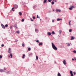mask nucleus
Listing matches in <instances>:
<instances>
[{
	"label": "nucleus",
	"instance_id": "nucleus-29",
	"mask_svg": "<svg viewBox=\"0 0 76 76\" xmlns=\"http://www.w3.org/2000/svg\"><path fill=\"white\" fill-rule=\"evenodd\" d=\"M28 51H31V48H28Z\"/></svg>",
	"mask_w": 76,
	"mask_h": 76
},
{
	"label": "nucleus",
	"instance_id": "nucleus-23",
	"mask_svg": "<svg viewBox=\"0 0 76 76\" xmlns=\"http://www.w3.org/2000/svg\"><path fill=\"white\" fill-rule=\"evenodd\" d=\"M72 31V29H70L69 30V32H71Z\"/></svg>",
	"mask_w": 76,
	"mask_h": 76
},
{
	"label": "nucleus",
	"instance_id": "nucleus-14",
	"mask_svg": "<svg viewBox=\"0 0 76 76\" xmlns=\"http://www.w3.org/2000/svg\"><path fill=\"white\" fill-rule=\"evenodd\" d=\"M39 46H40V45H42V43L41 42L40 43H39Z\"/></svg>",
	"mask_w": 76,
	"mask_h": 76
},
{
	"label": "nucleus",
	"instance_id": "nucleus-18",
	"mask_svg": "<svg viewBox=\"0 0 76 76\" xmlns=\"http://www.w3.org/2000/svg\"><path fill=\"white\" fill-rule=\"evenodd\" d=\"M58 76H61V74H60V73L59 72H58Z\"/></svg>",
	"mask_w": 76,
	"mask_h": 76
},
{
	"label": "nucleus",
	"instance_id": "nucleus-21",
	"mask_svg": "<svg viewBox=\"0 0 76 76\" xmlns=\"http://www.w3.org/2000/svg\"><path fill=\"white\" fill-rule=\"evenodd\" d=\"M59 32L60 34H61V30H60L59 31Z\"/></svg>",
	"mask_w": 76,
	"mask_h": 76
},
{
	"label": "nucleus",
	"instance_id": "nucleus-53",
	"mask_svg": "<svg viewBox=\"0 0 76 76\" xmlns=\"http://www.w3.org/2000/svg\"><path fill=\"white\" fill-rule=\"evenodd\" d=\"M55 63H56V62H55Z\"/></svg>",
	"mask_w": 76,
	"mask_h": 76
},
{
	"label": "nucleus",
	"instance_id": "nucleus-19",
	"mask_svg": "<svg viewBox=\"0 0 76 76\" xmlns=\"http://www.w3.org/2000/svg\"><path fill=\"white\" fill-rule=\"evenodd\" d=\"M52 34H53V35H54L55 34V32H54V31H52Z\"/></svg>",
	"mask_w": 76,
	"mask_h": 76
},
{
	"label": "nucleus",
	"instance_id": "nucleus-50",
	"mask_svg": "<svg viewBox=\"0 0 76 76\" xmlns=\"http://www.w3.org/2000/svg\"><path fill=\"white\" fill-rule=\"evenodd\" d=\"M40 20H42L41 19H40Z\"/></svg>",
	"mask_w": 76,
	"mask_h": 76
},
{
	"label": "nucleus",
	"instance_id": "nucleus-7",
	"mask_svg": "<svg viewBox=\"0 0 76 76\" xmlns=\"http://www.w3.org/2000/svg\"><path fill=\"white\" fill-rule=\"evenodd\" d=\"M56 12H61V10H58V9H56Z\"/></svg>",
	"mask_w": 76,
	"mask_h": 76
},
{
	"label": "nucleus",
	"instance_id": "nucleus-2",
	"mask_svg": "<svg viewBox=\"0 0 76 76\" xmlns=\"http://www.w3.org/2000/svg\"><path fill=\"white\" fill-rule=\"evenodd\" d=\"M18 5L17 4H15L14 5V7H12V10L13 12H15V10H14L13 9H18Z\"/></svg>",
	"mask_w": 76,
	"mask_h": 76
},
{
	"label": "nucleus",
	"instance_id": "nucleus-5",
	"mask_svg": "<svg viewBox=\"0 0 76 76\" xmlns=\"http://www.w3.org/2000/svg\"><path fill=\"white\" fill-rule=\"evenodd\" d=\"M1 26L3 29H5V26H4V25H3V24H1Z\"/></svg>",
	"mask_w": 76,
	"mask_h": 76
},
{
	"label": "nucleus",
	"instance_id": "nucleus-44",
	"mask_svg": "<svg viewBox=\"0 0 76 76\" xmlns=\"http://www.w3.org/2000/svg\"><path fill=\"white\" fill-rule=\"evenodd\" d=\"M31 21H34V20L32 19V18L31 19Z\"/></svg>",
	"mask_w": 76,
	"mask_h": 76
},
{
	"label": "nucleus",
	"instance_id": "nucleus-54",
	"mask_svg": "<svg viewBox=\"0 0 76 76\" xmlns=\"http://www.w3.org/2000/svg\"><path fill=\"white\" fill-rule=\"evenodd\" d=\"M53 11H54V10H53Z\"/></svg>",
	"mask_w": 76,
	"mask_h": 76
},
{
	"label": "nucleus",
	"instance_id": "nucleus-43",
	"mask_svg": "<svg viewBox=\"0 0 76 76\" xmlns=\"http://www.w3.org/2000/svg\"><path fill=\"white\" fill-rule=\"evenodd\" d=\"M4 44H2L1 46V47H4Z\"/></svg>",
	"mask_w": 76,
	"mask_h": 76
},
{
	"label": "nucleus",
	"instance_id": "nucleus-6",
	"mask_svg": "<svg viewBox=\"0 0 76 76\" xmlns=\"http://www.w3.org/2000/svg\"><path fill=\"white\" fill-rule=\"evenodd\" d=\"M73 7H74L73 6H71L70 8H69V10H72L73 9Z\"/></svg>",
	"mask_w": 76,
	"mask_h": 76
},
{
	"label": "nucleus",
	"instance_id": "nucleus-26",
	"mask_svg": "<svg viewBox=\"0 0 76 76\" xmlns=\"http://www.w3.org/2000/svg\"><path fill=\"white\" fill-rule=\"evenodd\" d=\"M70 22H71V21H69V25H70Z\"/></svg>",
	"mask_w": 76,
	"mask_h": 76
},
{
	"label": "nucleus",
	"instance_id": "nucleus-48",
	"mask_svg": "<svg viewBox=\"0 0 76 76\" xmlns=\"http://www.w3.org/2000/svg\"><path fill=\"white\" fill-rule=\"evenodd\" d=\"M72 60L73 61V60H74V59L73 58H72Z\"/></svg>",
	"mask_w": 76,
	"mask_h": 76
},
{
	"label": "nucleus",
	"instance_id": "nucleus-35",
	"mask_svg": "<svg viewBox=\"0 0 76 76\" xmlns=\"http://www.w3.org/2000/svg\"><path fill=\"white\" fill-rule=\"evenodd\" d=\"M22 47H24L25 46L23 43L22 44Z\"/></svg>",
	"mask_w": 76,
	"mask_h": 76
},
{
	"label": "nucleus",
	"instance_id": "nucleus-41",
	"mask_svg": "<svg viewBox=\"0 0 76 76\" xmlns=\"http://www.w3.org/2000/svg\"><path fill=\"white\" fill-rule=\"evenodd\" d=\"M53 1H54L55 2H57V1L56 0H53Z\"/></svg>",
	"mask_w": 76,
	"mask_h": 76
},
{
	"label": "nucleus",
	"instance_id": "nucleus-37",
	"mask_svg": "<svg viewBox=\"0 0 76 76\" xmlns=\"http://www.w3.org/2000/svg\"><path fill=\"white\" fill-rule=\"evenodd\" d=\"M21 21L22 22H24V19H22L21 20Z\"/></svg>",
	"mask_w": 76,
	"mask_h": 76
},
{
	"label": "nucleus",
	"instance_id": "nucleus-3",
	"mask_svg": "<svg viewBox=\"0 0 76 76\" xmlns=\"http://www.w3.org/2000/svg\"><path fill=\"white\" fill-rule=\"evenodd\" d=\"M8 53L9 54H10V53H12V50H11V48H9V50H8Z\"/></svg>",
	"mask_w": 76,
	"mask_h": 76
},
{
	"label": "nucleus",
	"instance_id": "nucleus-28",
	"mask_svg": "<svg viewBox=\"0 0 76 76\" xmlns=\"http://www.w3.org/2000/svg\"><path fill=\"white\" fill-rule=\"evenodd\" d=\"M5 26L6 28H7L8 26V25L7 24H6Z\"/></svg>",
	"mask_w": 76,
	"mask_h": 76
},
{
	"label": "nucleus",
	"instance_id": "nucleus-17",
	"mask_svg": "<svg viewBox=\"0 0 76 76\" xmlns=\"http://www.w3.org/2000/svg\"><path fill=\"white\" fill-rule=\"evenodd\" d=\"M10 56H11V58H12V56H13V55L12 54V53H10Z\"/></svg>",
	"mask_w": 76,
	"mask_h": 76
},
{
	"label": "nucleus",
	"instance_id": "nucleus-10",
	"mask_svg": "<svg viewBox=\"0 0 76 76\" xmlns=\"http://www.w3.org/2000/svg\"><path fill=\"white\" fill-rule=\"evenodd\" d=\"M51 35V33L50 32H48V35H49V36Z\"/></svg>",
	"mask_w": 76,
	"mask_h": 76
},
{
	"label": "nucleus",
	"instance_id": "nucleus-32",
	"mask_svg": "<svg viewBox=\"0 0 76 76\" xmlns=\"http://www.w3.org/2000/svg\"><path fill=\"white\" fill-rule=\"evenodd\" d=\"M10 29H12V28H13V27L12 26H11L10 27Z\"/></svg>",
	"mask_w": 76,
	"mask_h": 76
},
{
	"label": "nucleus",
	"instance_id": "nucleus-25",
	"mask_svg": "<svg viewBox=\"0 0 76 76\" xmlns=\"http://www.w3.org/2000/svg\"><path fill=\"white\" fill-rule=\"evenodd\" d=\"M37 7V6L36 5H34L33 6V8L35 9V8H36Z\"/></svg>",
	"mask_w": 76,
	"mask_h": 76
},
{
	"label": "nucleus",
	"instance_id": "nucleus-40",
	"mask_svg": "<svg viewBox=\"0 0 76 76\" xmlns=\"http://www.w3.org/2000/svg\"><path fill=\"white\" fill-rule=\"evenodd\" d=\"M35 32H37V31H38V29H35Z\"/></svg>",
	"mask_w": 76,
	"mask_h": 76
},
{
	"label": "nucleus",
	"instance_id": "nucleus-47",
	"mask_svg": "<svg viewBox=\"0 0 76 76\" xmlns=\"http://www.w3.org/2000/svg\"><path fill=\"white\" fill-rule=\"evenodd\" d=\"M4 70H6V68H5V67L4 68Z\"/></svg>",
	"mask_w": 76,
	"mask_h": 76
},
{
	"label": "nucleus",
	"instance_id": "nucleus-33",
	"mask_svg": "<svg viewBox=\"0 0 76 76\" xmlns=\"http://www.w3.org/2000/svg\"><path fill=\"white\" fill-rule=\"evenodd\" d=\"M73 73L74 75H76V72H74Z\"/></svg>",
	"mask_w": 76,
	"mask_h": 76
},
{
	"label": "nucleus",
	"instance_id": "nucleus-34",
	"mask_svg": "<svg viewBox=\"0 0 76 76\" xmlns=\"http://www.w3.org/2000/svg\"><path fill=\"white\" fill-rule=\"evenodd\" d=\"M73 52H74V53H76V51L75 50L73 51Z\"/></svg>",
	"mask_w": 76,
	"mask_h": 76
},
{
	"label": "nucleus",
	"instance_id": "nucleus-46",
	"mask_svg": "<svg viewBox=\"0 0 76 76\" xmlns=\"http://www.w3.org/2000/svg\"><path fill=\"white\" fill-rule=\"evenodd\" d=\"M18 40H16L15 41L16 42H18Z\"/></svg>",
	"mask_w": 76,
	"mask_h": 76
},
{
	"label": "nucleus",
	"instance_id": "nucleus-8",
	"mask_svg": "<svg viewBox=\"0 0 76 76\" xmlns=\"http://www.w3.org/2000/svg\"><path fill=\"white\" fill-rule=\"evenodd\" d=\"M5 72V71H4V70L3 69H0V72L2 73V72Z\"/></svg>",
	"mask_w": 76,
	"mask_h": 76
},
{
	"label": "nucleus",
	"instance_id": "nucleus-24",
	"mask_svg": "<svg viewBox=\"0 0 76 76\" xmlns=\"http://www.w3.org/2000/svg\"><path fill=\"white\" fill-rule=\"evenodd\" d=\"M16 33L17 34H20V33L19 32V31H18L16 32Z\"/></svg>",
	"mask_w": 76,
	"mask_h": 76
},
{
	"label": "nucleus",
	"instance_id": "nucleus-1",
	"mask_svg": "<svg viewBox=\"0 0 76 76\" xmlns=\"http://www.w3.org/2000/svg\"><path fill=\"white\" fill-rule=\"evenodd\" d=\"M52 46L54 50H57V47H56L55 45H54V44L53 42H52Z\"/></svg>",
	"mask_w": 76,
	"mask_h": 76
},
{
	"label": "nucleus",
	"instance_id": "nucleus-49",
	"mask_svg": "<svg viewBox=\"0 0 76 76\" xmlns=\"http://www.w3.org/2000/svg\"><path fill=\"white\" fill-rule=\"evenodd\" d=\"M15 28H18V27H16V26H15Z\"/></svg>",
	"mask_w": 76,
	"mask_h": 76
},
{
	"label": "nucleus",
	"instance_id": "nucleus-39",
	"mask_svg": "<svg viewBox=\"0 0 76 76\" xmlns=\"http://www.w3.org/2000/svg\"><path fill=\"white\" fill-rule=\"evenodd\" d=\"M33 19H35V16H34L33 17Z\"/></svg>",
	"mask_w": 76,
	"mask_h": 76
},
{
	"label": "nucleus",
	"instance_id": "nucleus-15",
	"mask_svg": "<svg viewBox=\"0 0 76 76\" xmlns=\"http://www.w3.org/2000/svg\"><path fill=\"white\" fill-rule=\"evenodd\" d=\"M66 44H67V46L69 47V46H70V44L69 43H66Z\"/></svg>",
	"mask_w": 76,
	"mask_h": 76
},
{
	"label": "nucleus",
	"instance_id": "nucleus-16",
	"mask_svg": "<svg viewBox=\"0 0 76 76\" xmlns=\"http://www.w3.org/2000/svg\"><path fill=\"white\" fill-rule=\"evenodd\" d=\"M25 55L24 54L23 55L22 58H25Z\"/></svg>",
	"mask_w": 76,
	"mask_h": 76
},
{
	"label": "nucleus",
	"instance_id": "nucleus-42",
	"mask_svg": "<svg viewBox=\"0 0 76 76\" xmlns=\"http://www.w3.org/2000/svg\"><path fill=\"white\" fill-rule=\"evenodd\" d=\"M52 22L53 23H54V20L53 19L52 20Z\"/></svg>",
	"mask_w": 76,
	"mask_h": 76
},
{
	"label": "nucleus",
	"instance_id": "nucleus-30",
	"mask_svg": "<svg viewBox=\"0 0 76 76\" xmlns=\"http://www.w3.org/2000/svg\"><path fill=\"white\" fill-rule=\"evenodd\" d=\"M52 4H54V1H52L51 2Z\"/></svg>",
	"mask_w": 76,
	"mask_h": 76
},
{
	"label": "nucleus",
	"instance_id": "nucleus-22",
	"mask_svg": "<svg viewBox=\"0 0 76 76\" xmlns=\"http://www.w3.org/2000/svg\"><path fill=\"white\" fill-rule=\"evenodd\" d=\"M47 2V0H44L43 2L44 3H45Z\"/></svg>",
	"mask_w": 76,
	"mask_h": 76
},
{
	"label": "nucleus",
	"instance_id": "nucleus-45",
	"mask_svg": "<svg viewBox=\"0 0 76 76\" xmlns=\"http://www.w3.org/2000/svg\"><path fill=\"white\" fill-rule=\"evenodd\" d=\"M36 42H39V40H37L36 41Z\"/></svg>",
	"mask_w": 76,
	"mask_h": 76
},
{
	"label": "nucleus",
	"instance_id": "nucleus-38",
	"mask_svg": "<svg viewBox=\"0 0 76 76\" xmlns=\"http://www.w3.org/2000/svg\"><path fill=\"white\" fill-rule=\"evenodd\" d=\"M2 57H3V56L1 55H0V58H2Z\"/></svg>",
	"mask_w": 76,
	"mask_h": 76
},
{
	"label": "nucleus",
	"instance_id": "nucleus-13",
	"mask_svg": "<svg viewBox=\"0 0 76 76\" xmlns=\"http://www.w3.org/2000/svg\"><path fill=\"white\" fill-rule=\"evenodd\" d=\"M75 39V38L74 37L72 36L71 37V40H73V39Z\"/></svg>",
	"mask_w": 76,
	"mask_h": 76
},
{
	"label": "nucleus",
	"instance_id": "nucleus-20",
	"mask_svg": "<svg viewBox=\"0 0 76 76\" xmlns=\"http://www.w3.org/2000/svg\"><path fill=\"white\" fill-rule=\"evenodd\" d=\"M19 15L20 16H21L22 15V12H19Z\"/></svg>",
	"mask_w": 76,
	"mask_h": 76
},
{
	"label": "nucleus",
	"instance_id": "nucleus-11",
	"mask_svg": "<svg viewBox=\"0 0 76 76\" xmlns=\"http://www.w3.org/2000/svg\"><path fill=\"white\" fill-rule=\"evenodd\" d=\"M62 20V19H60V18H57L56 20L57 21H60V20Z\"/></svg>",
	"mask_w": 76,
	"mask_h": 76
},
{
	"label": "nucleus",
	"instance_id": "nucleus-9",
	"mask_svg": "<svg viewBox=\"0 0 76 76\" xmlns=\"http://www.w3.org/2000/svg\"><path fill=\"white\" fill-rule=\"evenodd\" d=\"M63 64L64 65H66V61L65 60H64L63 61Z\"/></svg>",
	"mask_w": 76,
	"mask_h": 76
},
{
	"label": "nucleus",
	"instance_id": "nucleus-52",
	"mask_svg": "<svg viewBox=\"0 0 76 76\" xmlns=\"http://www.w3.org/2000/svg\"><path fill=\"white\" fill-rule=\"evenodd\" d=\"M9 57H10V56H9Z\"/></svg>",
	"mask_w": 76,
	"mask_h": 76
},
{
	"label": "nucleus",
	"instance_id": "nucleus-36",
	"mask_svg": "<svg viewBox=\"0 0 76 76\" xmlns=\"http://www.w3.org/2000/svg\"><path fill=\"white\" fill-rule=\"evenodd\" d=\"M53 0H48V2H51V1H52Z\"/></svg>",
	"mask_w": 76,
	"mask_h": 76
},
{
	"label": "nucleus",
	"instance_id": "nucleus-31",
	"mask_svg": "<svg viewBox=\"0 0 76 76\" xmlns=\"http://www.w3.org/2000/svg\"><path fill=\"white\" fill-rule=\"evenodd\" d=\"M37 18H39H39H40L39 17H38V15H37Z\"/></svg>",
	"mask_w": 76,
	"mask_h": 76
},
{
	"label": "nucleus",
	"instance_id": "nucleus-4",
	"mask_svg": "<svg viewBox=\"0 0 76 76\" xmlns=\"http://www.w3.org/2000/svg\"><path fill=\"white\" fill-rule=\"evenodd\" d=\"M70 74L71 75V76H73V72L72 71H70L69 72Z\"/></svg>",
	"mask_w": 76,
	"mask_h": 76
},
{
	"label": "nucleus",
	"instance_id": "nucleus-27",
	"mask_svg": "<svg viewBox=\"0 0 76 76\" xmlns=\"http://www.w3.org/2000/svg\"><path fill=\"white\" fill-rule=\"evenodd\" d=\"M36 58L37 60H38V57L37 56H36Z\"/></svg>",
	"mask_w": 76,
	"mask_h": 76
},
{
	"label": "nucleus",
	"instance_id": "nucleus-51",
	"mask_svg": "<svg viewBox=\"0 0 76 76\" xmlns=\"http://www.w3.org/2000/svg\"><path fill=\"white\" fill-rule=\"evenodd\" d=\"M75 60H76V58H75Z\"/></svg>",
	"mask_w": 76,
	"mask_h": 76
},
{
	"label": "nucleus",
	"instance_id": "nucleus-12",
	"mask_svg": "<svg viewBox=\"0 0 76 76\" xmlns=\"http://www.w3.org/2000/svg\"><path fill=\"white\" fill-rule=\"evenodd\" d=\"M29 56H32V53H28Z\"/></svg>",
	"mask_w": 76,
	"mask_h": 76
}]
</instances>
